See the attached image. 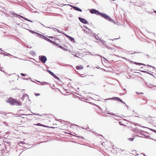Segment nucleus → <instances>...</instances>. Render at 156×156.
Instances as JSON below:
<instances>
[{
  "instance_id": "obj_1",
  "label": "nucleus",
  "mask_w": 156,
  "mask_h": 156,
  "mask_svg": "<svg viewBox=\"0 0 156 156\" xmlns=\"http://www.w3.org/2000/svg\"><path fill=\"white\" fill-rule=\"evenodd\" d=\"M90 13L92 14H95L97 15L100 16L105 20H106L112 23H113L114 24L116 23V22L113 20L110 16L107 14L99 12L98 10L92 9H89Z\"/></svg>"
},
{
  "instance_id": "obj_2",
  "label": "nucleus",
  "mask_w": 156,
  "mask_h": 156,
  "mask_svg": "<svg viewBox=\"0 0 156 156\" xmlns=\"http://www.w3.org/2000/svg\"><path fill=\"white\" fill-rule=\"evenodd\" d=\"M108 100H116L118 101L121 102V103L126 104V103L125 102L123 101L122 100L120 99V98L117 97H113L112 98H110L106 99H105V101Z\"/></svg>"
},
{
  "instance_id": "obj_3",
  "label": "nucleus",
  "mask_w": 156,
  "mask_h": 156,
  "mask_svg": "<svg viewBox=\"0 0 156 156\" xmlns=\"http://www.w3.org/2000/svg\"><path fill=\"white\" fill-rule=\"evenodd\" d=\"M39 59L43 63H45L47 60L46 57L44 55L39 56Z\"/></svg>"
},
{
  "instance_id": "obj_4",
  "label": "nucleus",
  "mask_w": 156,
  "mask_h": 156,
  "mask_svg": "<svg viewBox=\"0 0 156 156\" xmlns=\"http://www.w3.org/2000/svg\"><path fill=\"white\" fill-rule=\"evenodd\" d=\"M16 101L15 99L12 97H10L7 101V102L9 103L12 105H15Z\"/></svg>"
},
{
  "instance_id": "obj_5",
  "label": "nucleus",
  "mask_w": 156,
  "mask_h": 156,
  "mask_svg": "<svg viewBox=\"0 0 156 156\" xmlns=\"http://www.w3.org/2000/svg\"><path fill=\"white\" fill-rule=\"evenodd\" d=\"M47 71L49 73V74L52 76L54 78L58 80L59 81H60L59 78L56 75H55L53 72L48 69H47Z\"/></svg>"
},
{
  "instance_id": "obj_6",
  "label": "nucleus",
  "mask_w": 156,
  "mask_h": 156,
  "mask_svg": "<svg viewBox=\"0 0 156 156\" xmlns=\"http://www.w3.org/2000/svg\"><path fill=\"white\" fill-rule=\"evenodd\" d=\"M78 19L83 24H88L87 21L84 18H82L81 17H79Z\"/></svg>"
},
{
  "instance_id": "obj_7",
  "label": "nucleus",
  "mask_w": 156,
  "mask_h": 156,
  "mask_svg": "<svg viewBox=\"0 0 156 156\" xmlns=\"http://www.w3.org/2000/svg\"><path fill=\"white\" fill-rule=\"evenodd\" d=\"M135 129L136 130V131L137 132H139L140 134H142L143 135L145 136L146 134H148V133L147 132L141 130H140L139 131L140 132H138L137 131V130H139V129L137 127Z\"/></svg>"
},
{
  "instance_id": "obj_8",
  "label": "nucleus",
  "mask_w": 156,
  "mask_h": 156,
  "mask_svg": "<svg viewBox=\"0 0 156 156\" xmlns=\"http://www.w3.org/2000/svg\"><path fill=\"white\" fill-rule=\"evenodd\" d=\"M64 35L66 37L68 38L71 41L73 42H75V41L73 37H72L67 35L66 34H64Z\"/></svg>"
},
{
  "instance_id": "obj_9",
  "label": "nucleus",
  "mask_w": 156,
  "mask_h": 156,
  "mask_svg": "<svg viewBox=\"0 0 156 156\" xmlns=\"http://www.w3.org/2000/svg\"><path fill=\"white\" fill-rule=\"evenodd\" d=\"M73 7H74V9L75 10H76V11H78L80 12H81L82 11V10L81 9H80V8L78 7H76V6H73Z\"/></svg>"
},
{
  "instance_id": "obj_10",
  "label": "nucleus",
  "mask_w": 156,
  "mask_h": 156,
  "mask_svg": "<svg viewBox=\"0 0 156 156\" xmlns=\"http://www.w3.org/2000/svg\"><path fill=\"white\" fill-rule=\"evenodd\" d=\"M76 68L77 70L82 69H83V67L82 66H76Z\"/></svg>"
},
{
  "instance_id": "obj_11",
  "label": "nucleus",
  "mask_w": 156,
  "mask_h": 156,
  "mask_svg": "<svg viewBox=\"0 0 156 156\" xmlns=\"http://www.w3.org/2000/svg\"><path fill=\"white\" fill-rule=\"evenodd\" d=\"M15 105L17 106H20L22 105V103L19 101H16Z\"/></svg>"
},
{
  "instance_id": "obj_12",
  "label": "nucleus",
  "mask_w": 156,
  "mask_h": 156,
  "mask_svg": "<svg viewBox=\"0 0 156 156\" xmlns=\"http://www.w3.org/2000/svg\"><path fill=\"white\" fill-rule=\"evenodd\" d=\"M100 42L102 44L104 45L105 46H106V44L105 43L106 42L105 41H104L103 40H102L101 39H99Z\"/></svg>"
},
{
  "instance_id": "obj_13",
  "label": "nucleus",
  "mask_w": 156,
  "mask_h": 156,
  "mask_svg": "<svg viewBox=\"0 0 156 156\" xmlns=\"http://www.w3.org/2000/svg\"><path fill=\"white\" fill-rule=\"evenodd\" d=\"M1 53V54H2V55H4V56H13V55H12L11 54H10L9 53H7V52H5V53Z\"/></svg>"
},
{
  "instance_id": "obj_14",
  "label": "nucleus",
  "mask_w": 156,
  "mask_h": 156,
  "mask_svg": "<svg viewBox=\"0 0 156 156\" xmlns=\"http://www.w3.org/2000/svg\"><path fill=\"white\" fill-rule=\"evenodd\" d=\"M28 98L29 96L27 94H25L24 95H23L22 96V97L21 98V99L23 101L24 100V98Z\"/></svg>"
},
{
  "instance_id": "obj_15",
  "label": "nucleus",
  "mask_w": 156,
  "mask_h": 156,
  "mask_svg": "<svg viewBox=\"0 0 156 156\" xmlns=\"http://www.w3.org/2000/svg\"><path fill=\"white\" fill-rule=\"evenodd\" d=\"M29 54H31L32 56H35L36 55V53L34 51H30L29 52Z\"/></svg>"
},
{
  "instance_id": "obj_16",
  "label": "nucleus",
  "mask_w": 156,
  "mask_h": 156,
  "mask_svg": "<svg viewBox=\"0 0 156 156\" xmlns=\"http://www.w3.org/2000/svg\"><path fill=\"white\" fill-rule=\"evenodd\" d=\"M42 35H42L41 34H39L37 32H36L35 34V35H36V36H37L39 37H40L41 38L42 37Z\"/></svg>"
},
{
  "instance_id": "obj_17",
  "label": "nucleus",
  "mask_w": 156,
  "mask_h": 156,
  "mask_svg": "<svg viewBox=\"0 0 156 156\" xmlns=\"http://www.w3.org/2000/svg\"><path fill=\"white\" fill-rule=\"evenodd\" d=\"M134 64H136V65H143V66H145V65L143 64V63H139V62H134Z\"/></svg>"
},
{
  "instance_id": "obj_18",
  "label": "nucleus",
  "mask_w": 156,
  "mask_h": 156,
  "mask_svg": "<svg viewBox=\"0 0 156 156\" xmlns=\"http://www.w3.org/2000/svg\"><path fill=\"white\" fill-rule=\"evenodd\" d=\"M30 115L31 114H20V115H16L15 116L16 117H20L21 116H24V115L26 116V115Z\"/></svg>"
},
{
  "instance_id": "obj_19",
  "label": "nucleus",
  "mask_w": 156,
  "mask_h": 156,
  "mask_svg": "<svg viewBox=\"0 0 156 156\" xmlns=\"http://www.w3.org/2000/svg\"><path fill=\"white\" fill-rule=\"evenodd\" d=\"M53 45L54 46H57L59 48H60V46H61V45H59V44L57 43H56L55 42H54V43L53 44Z\"/></svg>"
},
{
  "instance_id": "obj_20",
  "label": "nucleus",
  "mask_w": 156,
  "mask_h": 156,
  "mask_svg": "<svg viewBox=\"0 0 156 156\" xmlns=\"http://www.w3.org/2000/svg\"><path fill=\"white\" fill-rule=\"evenodd\" d=\"M46 41H47L48 42H49L51 43L52 44H53V43H54V41H52L51 40V39H49L48 38H47Z\"/></svg>"
},
{
  "instance_id": "obj_21",
  "label": "nucleus",
  "mask_w": 156,
  "mask_h": 156,
  "mask_svg": "<svg viewBox=\"0 0 156 156\" xmlns=\"http://www.w3.org/2000/svg\"><path fill=\"white\" fill-rule=\"evenodd\" d=\"M83 27L84 28L88 30L89 31V32H90L91 33V32H92V30L90 29L89 28H88L87 26L85 25L83 26Z\"/></svg>"
},
{
  "instance_id": "obj_22",
  "label": "nucleus",
  "mask_w": 156,
  "mask_h": 156,
  "mask_svg": "<svg viewBox=\"0 0 156 156\" xmlns=\"http://www.w3.org/2000/svg\"><path fill=\"white\" fill-rule=\"evenodd\" d=\"M24 60H27V61H30V62H33V63H34L35 65H37V66H41L39 64H36V63H35L34 62H33L32 61H31V60H26L25 59H24Z\"/></svg>"
},
{
  "instance_id": "obj_23",
  "label": "nucleus",
  "mask_w": 156,
  "mask_h": 156,
  "mask_svg": "<svg viewBox=\"0 0 156 156\" xmlns=\"http://www.w3.org/2000/svg\"><path fill=\"white\" fill-rule=\"evenodd\" d=\"M60 48L62 49V50L65 51H67L68 49L67 48H65L63 47L61 45V46H60Z\"/></svg>"
},
{
  "instance_id": "obj_24",
  "label": "nucleus",
  "mask_w": 156,
  "mask_h": 156,
  "mask_svg": "<svg viewBox=\"0 0 156 156\" xmlns=\"http://www.w3.org/2000/svg\"><path fill=\"white\" fill-rule=\"evenodd\" d=\"M106 113L108 114L116 116V115H115V114L113 113L112 112H109L108 111L106 110Z\"/></svg>"
},
{
  "instance_id": "obj_25",
  "label": "nucleus",
  "mask_w": 156,
  "mask_h": 156,
  "mask_svg": "<svg viewBox=\"0 0 156 156\" xmlns=\"http://www.w3.org/2000/svg\"><path fill=\"white\" fill-rule=\"evenodd\" d=\"M98 55V56H100L101 58H103L104 59H105V60L106 61H107V62H109L108 61V60L106 58H105V57H102V56H101V55H99V54H98V55Z\"/></svg>"
},
{
  "instance_id": "obj_26",
  "label": "nucleus",
  "mask_w": 156,
  "mask_h": 156,
  "mask_svg": "<svg viewBox=\"0 0 156 156\" xmlns=\"http://www.w3.org/2000/svg\"><path fill=\"white\" fill-rule=\"evenodd\" d=\"M47 28H49L50 29H52L54 31H56V30H57V29L55 28H54L53 27H47Z\"/></svg>"
},
{
  "instance_id": "obj_27",
  "label": "nucleus",
  "mask_w": 156,
  "mask_h": 156,
  "mask_svg": "<svg viewBox=\"0 0 156 156\" xmlns=\"http://www.w3.org/2000/svg\"><path fill=\"white\" fill-rule=\"evenodd\" d=\"M27 30H28L30 32L32 33L33 34H35L36 33V32H35L34 31L31 30H30L28 29H27Z\"/></svg>"
},
{
  "instance_id": "obj_28",
  "label": "nucleus",
  "mask_w": 156,
  "mask_h": 156,
  "mask_svg": "<svg viewBox=\"0 0 156 156\" xmlns=\"http://www.w3.org/2000/svg\"><path fill=\"white\" fill-rule=\"evenodd\" d=\"M94 35L93 36L96 39H97V40H99V39H98V38L96 36V34L95 33H93ZM98 37L99 38V39H100V38L99 37Z\"/></svg>"
},
{
  "instance_id": "obj_29",
  "label": "nucleus",
  "mask_w": 156,
  "mask_h": 156,
  "mask_svg": "<svg viewBox=\"0 0 156 156\" xmlns=\"http://www.w3.org/2000/svg\"><path fill=\"white\" fill-rule=\"evenodd\" d=\"M145 136L146 138H149V139H152V140H153V139H152V138H151V137L150 136H148V135H145Z\"/></svg>"
},
{
  "instance_id": "obj_30",
  "label": "nucleus",
  "mask_w": 156,
  "mask_h": 156,
  "mask_svg": "<svg viewBox=\"0 0 156 156\" xmlns=\"http://www.w3.org/2000/svg\"><path fill=\"white\" fill-rule=\"evenodd\" d=\"M41 38L46 40L47 38V37L43 35Z\"/></svg>"
},
{
  "instance_id": "obj_31",
  "label": "nucleus",
  "mask_w": 156,
  "mask_h": 156,
  "mask_svg": "<svg viewBox=\"0 0 156 156\" xmlns=\"http://www.w3.org/2000/svg\"><path fill=\"white\" fill-rule=\"evenodd\" d=\"M56 31H57V32H58L59 33H61V34H65L63 32V31H62V32H61L58 29H57V30H56Z\"/></svg>"
},
{
  "instance_id": "obj_32",
  "label": "nucleus",
  "mask_w": 156,
  "mask_h": 156,
  "mask_svg": "<svg viewBox=\"0 0 156 156\" xmlns=\"http://www.w3.org/2000/svg\"><path fill=\"white\" fill-rule=\"evenodd\" d=\"M134 139V137L130 138L128 139V140L130 141H133Z\"/></svg>"
},
{
  "instance_id": "obj_33",
  "label": "nucleus",
  "mask_w": 156,
  "mask_h": 156,
  "mask_svg": "<svg viewBox=\"0 0 156 156\" xmlns=\"http://www.w3.org/2000/svg\"><path fill=\"white\" fill-rule=\"evenodd\" d=\"M1 113H2V114L5 115V116H6L7 117H8L6 115V114H7L5 112H1Z\"/></svg>"
},
{
  "instance_id": "obj_34",
  "label": "nucleus",
  "mask_w": 156,
  "mask_h": 156,
  "mask_svg": "<svg viewBox=\"0 0 156 156\" xmlns=\"http://www.w3.org/2000/svg\"><path fill=\"white\" fill-rule=\"evenodd\" d=\"M3 123L6 126H8V125L7 123L5 122V121H4L3 122Z\"/></svg>"
},
{
  "instance_id": "obj_35",
  "label": "nucleus",
  "mask_w": 156,
  "mask_h": 156,
  "mask_svg": "<svg viewBox=\"0 0 156 156\" xmlns=\"http://www.w3.org/2000/svg\"><path fill=\"white\" fill-rule=\"evenodd\" d=\"M16 15H17L18 16H20V17L22 18L23 19H24V17L23 16H21L20 15H17V14L16 13Z\"/></svg>"
},
{
  "instance_id": "obj_36",
  "label": "nucleus",
  "mask_w": 156,
  "mask_h": 156,
  "mask_svg": "<svg viewBox=\"0 0 156 156\" xmlns=\"http://www.w3.org/2000/svg\"><path fill=\"white\" fill-rule=\"evenodd\" d=\"M22 79L23 80H28L29 79L30 80V78L29 77V78H22Z\"/></svg>"
},
{
  "instance_id": "obj_37",
  "label": "nucleus",
  "mask_w": 156,
  "mask_h": 156,
  "mask_svg": "<svg viewBox=\"0 0 156 156\" xmlns=\"http://www.w3.org/2000/svg\"><path fill=\"white\" fill-rule=\"evenodd\" d=\"M42 83V85H44V84H49V83H48L46 82H44L43 83Z\"/></svg>"
},
{
  "instance_id": "obj_38",
  "label": "nucleus",
  "mask_w": 156,
  "mask_h": 156,
  "mask_svg": "<svg viewBox=\"0 0 156 156\" xmlns=\"http://www.w3.org/2000/svg\"><path fill=\"white\" fill-rule=\"evenodd\" d=\"M142 127H143V128H146V127H145L144 126H142ZM147 128L149 129L150 130H151V131H153V132H154V129H152L149 128H147Z\"/></svg>"
},
{
  "instance_id": "obj_39",
  "label": "nucleus",
  "mask_w": 156,
  "mask_h": 156,
  "mask_svg": "<svg viewBox=\"0 0 156 156\" xmlns=\"http://www.w3.org/2000/svg\"><path fill=\"white\" fill-rule=\"evenodd\" d=\"M140 71L144 73H149L147 71H146L140 70Z\"/></svg>"
},
{
  "instance_id": "obj_40",
  "label": "nucleus",
  "mask_w": 156,
  "mask_h": 156,
  "mask_svg": "<svg viewBox=\"0 0 156 156\" xmlns=\"http://www.w3.org/2000/svg\"><path fill=\"white\" fill-rule=\"evenodd\" d=\"M35 125L38 126H41V124L40 123H37V124H35Z\"/></svg>"
},
{
  "instance_id": "obj_41",
  "label": "nucleus",
  "mask_w": 156,
  "mask_h": 156,
  "mask_svg": "<svg viewBox=\"0 0 156 156\" xmlns=\"http://www.w3.org/2000/svg\"><path fill=\"white\" fill-rule=\"evenodd\" d=\"M109 50H110L111 47L108 46H107V45H106L105 46Z\"/></svg>"
},
{
  "instance_id": "obj_42",
  "label": "nucleus",
  "mask_w": 156,
  "mask_h": 156,
  "mask_svg": "<svg viewBox=\"0 0 156 156\" xmlns=\"http://www.w3.org/2000/svg\"><path fill=\"white\" fill-rule=\"evenodd\" d=\"M93 132V133H94V134H95V135H99V136L101 135H100V134H98V133H96V132ZM101 136H102L101 135Z\"/></svg>"
},
{
  "instance_id": "obj_43",
  "label": "nucleus",
  "mask_w": 156,
  "mask_h": 156,
  "mask_svg": "<svg viewBox=\"0 0 156 156\" xmlns=\"http://www.w3.org/2000/svg\"><path fill=\"white\" fill-rule=\"evenodd\" d=\"M20 75L23 76H26V74L23 73H21Z\"/></svg>"
},
{
  "instance_id": "obj_44",
  "label": "nucleus",
  "mask_w": 156,
  "mask_h": 156,
  "mask_svg": "<svg viewBox=\"0 0 156 156\" xmlns=\"http://www.w3.org/2000/svg\"><path fill=\"white\" fill-rule=\"evenodd\" d=\"M25 143V142L23 141L20 142L19 143V144H24Z\"/></svg>"
},
{
  "instance_id": "obj_45",
  "label": "nucleus",
  "mask_w": 156,
  "mask_h": 156,
  "mask_svg": "<svg viewBox=\"0 0 156 156\" xmlns=\"http://www.w3.org/2000/svg\"><path fill=\"white\" fill-rule=\"evenodd\" d=\"M136 93L137 94H143V93H142V92L141 93H140L139 92H136Z\"/></svg>"
},
{
  "instance_id": "obj_46",
  "label": "nucleus",
  "mask_w": 156,
  "mask_h": 156,
  "mask_svg": "<svg viewBox=\"0 0 156 156\" xmlns=\"http://www.w3.org/2000/svg\"><path fill=\"white\" fill-rule=\"evenodd\" d=\"M88 32H89V33H90L91 34H90L91 35H92V36H93V35H94L93 33H94L92 31V32H91V33L89 31H88Z\"/></svg>"
},
{
  "instance_id": "obj_47",
  "label": "nucleus",
  "mask_w": 156,
  "mask_h": 156,
  "mask_svg": "<svg viewBox=\"0 0 156 156\" xmlns=\"http://www.w3.org/2000/svg\"><path fill=\"white\" fill-rule=\"evenodd\" d=\"M35 94L36 96H39L40 95V94H39V93H35Z\"/></svg>"
},
{
  "instance_id": "obj_48",
  "label": "nucleus",
  "mask_w": 156,
  "mask_h": 156,
  "mask_svg": "<svg viewBox=\"0 0 156 156\" xmlns=\"http://www.w3.org/2000/svg\"><path fill=\"white\" fill-rule=\"evenodd\" d=\"M68 5L70 6L71 7L74 9V7H73V6H74L69 4H68Z\"/></svg>"
},
{
  "instance_id": "obj_49",
  "label": "nucleus",
  "mask_w": 156,
  "mask_h": 156,
  "mask_svg": "<svg viewBox=\"0 0 156 156\" xmlns=\"http://www.w3.org/2000/svg\"><path fill=\"white\" fill-rule=\"evenodd\" d=\"M140 53V52H136V51H135L134 52V53H131V54H133L134 53Z\"/></svg>"
},
{
  "instance_id": "obj_50",
  "label": "nucleus",
  "mask_w": 156,
  "mask_h": 156,
  "mask_svg": "<svg viewBox=\"0 0 156 156\" xmlns=\"http://www.w3.org/2000/svg\"><path fill=\"white\" fill-rule=\"evenodd\" d=\"M48 37L49 38L53 39V38H55V37L51 36H49Z\"/></svg>"
},
{
  "instance_id": "obj_51",
  "label": "nucleus",
  "mask_w": 156,
  "mask_h": 156,
  "mask_svg": "<svg viewBox=\"0 0 156 156\" xmlns=\"http://www.w3.org/2000/svg\"><path fill=\"white\" fill-rule=\"evenodd\" d=\"M128 60H129L128 59ZM129 60L130 61V63H134V62H133V61L130 60Z\"/></svg>"
},
{
  "instance_id": "obj_52",
  "label": "nucleus",
  "mask_w": 156,
  "mask_h": 156,
  "mask_svg": "<svg viewBox=\"0 0 156 156\" xmlns=\"http://www.w3.org/2000/svg\"><path fill=\"white\" fill-rule=\"evenodd\" d=\"M115 50V48H111L110 50H112V51H113V50Z\"/></svg>"
},
{
  "instance_id": "obj_53",
  "label": "nucleus",
  "mask_w": 156,
  "mask_h": 156,
  "mask_svg": "<svg viewBox=\"0 0 156 156\" xmlns=\"http://www.w3.org/2000/svg\"><path fill=\"white\" fill-rule=\"evenodd\" d=\"M32 113V114H31V115H36V113H33L32 112H31Z\"/></svg>"
},
{
  "instance_id": "obj_54",
  "label": "nucleus",
  "mask_w": 156,
  "mask_h": 156,
  "mask_svg": "<svg viewBox=\"0 0 156 156\" xmlns=\"http://www.w3.org/2000/svg\"><path fill=\"white\" fill-rule=\"evenodd\" d=\"M24 19L25 20H27V21H28V20H29L27 18H26L25 17H24Z\"/></svg>"
},
{
  "instance_id": "obj_55",
  "label": "nucleus",
  "mask_w": 156,
  "mask_h": 156,
  "mask_svg": "<svg viewBox=\"0 0 156 156\" xmlns=\"http://www.w3.org/2000/svg\"><path fill=\"white\" fill-rule=\"evenodd\" d=\"M84 32H86L87 33V31H86V30L85 29H83V30Z\"/></svg>"
},
{
  "instance_id": "obj_56",
  "label": "nucleus",
  "mask_w": 156,
  "mask_h": 156,
  "mask_svg": "<svg viewBox=\"0 0 156 156\" xmlns=\"http://www.w3.org/2000/svg\"><path fill=\"white\" fill-rule=\"evenodd\" d=\"M0 71H1L4 73H5V72L4 70H2V69H0Z\"/></svg>"
},
{
  "instance_id": "obj_57",
  "label": "nucleus",
  "mask_w": 156,
  "mask_h": 156,
  "mask_svg": "<svg viewBox=\"0 0 156 156\" xmlns=\"http://www.w3.org/2000/svg\"><path fill=\"white\" fill-rule=\"evenodd\" d=\"M36 115H38L40 116H42V115H40L39 114H36Z\"/></svg>"
},
{
  "instance_id": "obj_58",
  "label": "nucleus",
  "mask_w": 156,
  "mask_h": 156,
  "mask_svg": "<svg viewBox=\"0 0 156 156\" xmlns=\"http://www.w3.org/2000/svg\"><path fill=\"white\" fill-rule=\"evenodd\" d=\"M81 128L83 129H84L85 130H87V129H89V127H87V128H86V129H85L83 127H81Z\"/></svg>"
},
{
  "instance_id": "obj_59",
  "label": "nucleus",
  "mask_w": 156,
  "mask_h": 156,
  "mask_svg": "<svg viewBox=\"0 0 156 156\" xmlns=\"http://www.w3.org/2000/svg\"><path fill=\"white\" fill-rule=\"evenodd\" d=\"M119 38H114V39H113V40L112 39L111 40L112 41H113V40H117Z\"/></svg>"
},
{
  "instance_id": "obj_60",
  "label": "nucleus",
  "mask_w": 156,
  "mask_h": 156,
  "mask_svg": "<svg viewBox=\"0 0 156 156\" xmlns=\"http://www.w3.org/2000/svg\"><path fill=\"white\" fill-rule=\"evenodd\" d=\"M44 127H46V128L49 127V126H46V125H45V126H44Z\"/></svg>"
},
{
  "instance_id": "obj_61",
  "label": "nucleus",
  "mask_w": 156,
  "mask_h": 156,
  "mask_svg": "<svg viewBox=\"0 0 156 156\" xmlns=\"http://www.w3.org/2000/svg\"><path fill=\"white\" fill-rule=\"evenodd\" d=\"M49 128H52V129H55V127H49Z\"/></svg>"
},
{
  "instance_id": "obj_62",
  "label": "nucleus",
  "mask_w": 156,
  "mask_h": 156,
  "mask_svg": "<svg viewBox=\"0 0 156 156\" xmlns=\"http://www.w3.org/2000/svg\"><path fill=\"white\" fill-rule=\"evenodd\" d=\"M7 143L8 144H10V143H11L10 142H7Z\"/></svg>"
},
{
  "instance_id": "obj_63",
  "label": "nucleus",
  "mask_w": 156,
  "mask_h": 156,
  "mask_svg": "<svg viewBox=\"0 0 156 156\" xmlns=\"http://www.w3.org/2000/svg\"><path fill=\"white\" fill-rule=\"evenodd\" d=\"M147 66L150 67H152V66L151 65H147Z\"/></svg>"
},
{
  "instance_id": "obj_64",
  "label": "nucleus",
  "mask_w": 156,
  "mask_h": 156,
  "mask_svg": "<svg viewBox=\"0 0 156 156\" xmlns=\"http://www.w3.org/2000/svg\"><path fill=\"white\" fill-rule=\"evenodd\" d=\"M153 10H154V12L156 14V11L155 10H154V9Z\"/></svg>"
}]
</instances>
